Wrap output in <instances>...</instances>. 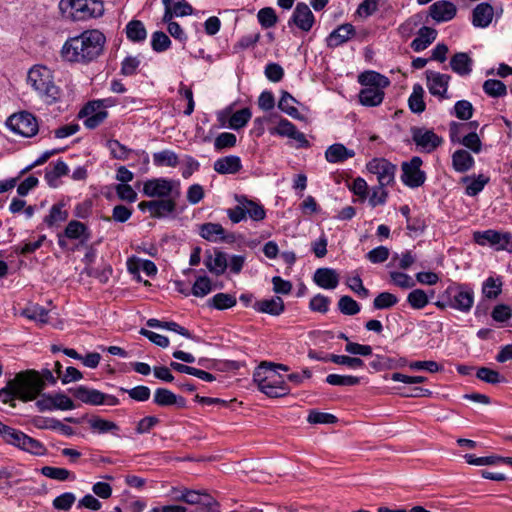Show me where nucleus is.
Instances as JSON below:
<instances>
[{
	"mask_svg": "<svg viewBox=\"0 0 512 512\" xmlns=\"http://www.w3.org/2000/svg\"><path fill=\"white\" fill-rule=\"evenodd\" d=\"M105 42L106 37L101 31L86 30L64 43L62 56L70 62L88 63L102 54Z\"/></svg>",
	"mask_w": 512,
	"mask_h": 512,
	"instance_id": "1",
	"label": "nucleus"
},
{
	"mask_svg": "<svg viewBox=\"0 0 512 512\" xmlns=\"http://www.w3.org/2000/svg\"><path fill=\"white\" fill-rule=\"evenodd\" d=\"M27 81L46 103L52 104L60 98V89L55 85L52 72L47 67H32L28 72Z\"/></svg>",
	"mask_w": 512,
	"mask_h": 512,
	"instance_id": "2",
	"label": "nucleus"
},
{
	"mask_svg": "<svg viewBox=\"0 0 512 512\" xmlns=\"http://www.w3.org/2000/svg\"><path fill=\"white\" fill-rule=\"evenodd\" d=\"M258 389L269 397H283L290 392L285 381L277 374V370L262 364L253 375Z\"/></svg>",
	"mask_w": 512,
	"mask_h": 512,
	"instance_id": "3",
	"label": "nucleus"
},
{
	"mask_svg": "<svg viewBox=\"0 0 512 512\" xmlns=\"http://www.w3.org/2000/svg\"><path fill=\"white\" fill-rule=\"evenodd\" d=\"M59 9L63 16L74 20L97 18L104 13L103 2L99 0H60Z\"/></svg>",
	"mask_w": 512,
	"mask_h": 512,
	"instance_id": "4",
	"label": "nucleus"
},
{
	"mask_svg": "<svg viewBox=\"0 0 512 512\" xmlns=\"http://www.w3.org/2000/svg\"><path fill=\"white\" fill-rule=\"evenodd\" d=\"M13 384L16 385L18 399L24 402L36 399L44 390L40 373L33 369L18 373L13 379Z\"/></svg>",
	"mask_w": 512,
	"mask_h": 512,
	"instance_id": "5",
	"label": "nucleus"
},
{
	"mask_svg": "<svg viewBox=\"0 0 512 512\" xmlns=\"http://www.w3.org/2000/svg\"><path fill=\"white\" fill-rule=\"evenodd\" d=\"M143 194L149 198H170L180 195L179 183L167 178H153L144 182Z\"/></svg>",
	"mask_w": 512,
	"mask_h": 512,
	"instance_id": "6",
	"label": "nucleus"
},
{
	"mask_svg": "<svg viewBox=\"0 0 512 512\" xmlns=\"http://www.w3.org/2000/svg\"><path fill=\"white\" fill-rule=\"evenodd\" d=\"M69 392L72 395L80 400L81 402L92 405H108V406H116L119 404V399L114 395L105 394L97 389L89 388L84 385H79L74 388H70Z\"/></svg>",
	"mask_w": 512,
	"mask_h": 512,
	"instance_id": "7",
	"label": "nucleus"
},
{
	"mask_svg": "<svg viewBox=\"0 0 512 512\" xmlns=\"http://www.w3.org/2000/svg\"><path fill=\"white\" fill-rule=\"evenodd\" d=\"M477 244L490 245L496 250H505L512 253V234L496 230L477 231L473 235Z\"/></svg>",
	"mask_w": 512,
	"mask_h": 512,
	"instance_id": "8",
	"label": "nucleus"
},
{
	"mask_svg": "<svg viewBox=\"0 0 512 512\" xmlns=\"http://www.w3.org/2000/svg\"><path fill=\"white\" fill-rule=\"evenodd\" d=\"M412 141L417 150L424 153H431L444 143V139L426 127L413 126L410 128Z\"/></svg>",
	"mask_w": 512,
	"mask_h": 512,
	"instance_id": "9",
	"label": "nucleus"
},
{
	"mask_svg": "<svg viewBox=\"0 0 512 512\" xmlns=\"http://www.w3.org/2000/svg\"><path fill=\"white\" fill-rule=\"evenodd\" d=\"M6 125L15 133L24 137H32L38 131V124L36 118L28 112H20L11 115Z\"/></svg>",
	"mask_w": 512,
	"mask_h": 512,
	"instance_id": "10",
	"label": "nucleus"
},
{
	"mask_svg": "<svg viewBox=\"0 0 512 512\" xmlns=\"http://www.w3.org/2000/svg\"><path fill=\"white\" fill-rule=\"evenodd\" d=\"M367 170L376 175L381 187H386L394 183L397 168L384 158H374L367 163Z\"/></svg>",
	"mask_w": 512,
	"mask_h": 512,
	"instance_id": "11",
	"label": "nucleus"
},
{
	"mask_svg": "<svg viewBox=\"0 0 512 512\" xmlns=\"http://www.w3.org/2000/svg\"><path fill=\"white\" fill-rule=\"evenodd\" d=\"M36 406L40 411H52V410H73L75 404L73 401L64 393H43L36 402Z\"/></svg>",
	"mask_w": 512,
	"mask_h": 512,
	"instance_id": "12",
	"label": "nucleus"
},
{
	"mask_svg": "<svg viewBox=\"0 0 512 512\" xmlns=\"http://www.w3.org/2000/svg\"><path fill=\"white\" fill-rule=\"evenodd\" d=\"M422 159L414 156L408 162L402 164V181L409 187H419L425 181V173L421 170Z\"/></svg>",
	"mask_w": 512,
	"mask_h": 512,
	"instance_id": "13",
	"label": "nucleus"
},
{
	"mask_svg": "<svg viewBox=\"0 0 512 512\" xmlns=\"http://www.w3.org/2000/svg\"><path fill=\"white\" fill-rule=\"evenodd\" d=\"M182 499L186 504L197 505L196 512H220L219 503L207 493L187 488Z\"/></svg>",
	"mask_w": 512,
	"mask_h": 512,
	"instance_id": "14",
	"label": "nucleus"
},
{
	"mask_svg": "<svg viewBox=\"0 0 512 512\" xmlns=\"http://www.w3.org/2000/svg\"><path fill=\"white\" fill-rule=\"evenodd\" d=\"M315 23V17L306 3L300 2L296 5L291 18L288 21L289 26L295 25L300 30L308 32Z\"/></svg>",
	"mask_w": 512,
	"mask_h": 512,
	"instance_id": "15",
	"label": "nucleus"
},
{
	"mask_svg": "<svg viewBox=\"0 0 512 512\" xmlns=\"http://www.w3.org/2000/svg\"><path fill=\"white\" fill-rule=\"evenodd\" d=\"M271 134H277L282 137L294 139L300 147H308L309 142L302 132H299L296 126L287 119H281L277 127L270 130Z\"/></svg>",
	"mask_w": 512,
	"mask_h": 512,
	"instance_id": "16",
	"label": "nucleus"
},
{
	"mask_svg": "<svg viewBox=\"0 0 512 512\" xmlns=\"http://www.w3.org/2000/svg\"><path fill=\"white\" fill-rule=\"evenodd\" d=\"M427 87L431 95L444 99L448 89V76L439 72L426 71Z\"/></svg>",
	"mask_w": 512,
	"mask_h": 512,
	"instance_id": "17",
	"label": "nucleus"
},
{
	"mask_svg": "<svg viewBox=\"0 0 512 512\" xmlns=\"http://www.w3.org/2000/svg\"><path fill=\"white\" fill-rule=\"evenodd\" d=\"M89 429L93 434H111L115 437L120 436V427L113 421L101 418L99 416H93L87 420Z\"/></svg>",
	"mask_w": 512,
	"mask_h": 512,
	"instance_id": "18",
	"label": "nucleus"
},
{
	"mask_svg": "<svg viewBox=\"0 0 512 512\" xmlns=\"http://www.w3.org/2000/svg\"><path fill=\"white\" fill-rule=\"evenodd\" d=\"M489 181L490 178L485 174H473L461 177L459 180V184L465 187L466 195L473 197L478 195L489 183Z\"/></svg>",
	"mask_w": 512,
	"mask_h": 512,
	"instance_id": "19",
	"label": "nucleus"
},
{
	"mask_svg": "<svg viewBox=\"0 0 512 512\" xmlns=\"http://www.w3.org/2000/svg\"><path fill=\"white\" fill-rule=\"evenodd\" d=\"M356 31L352 24L345 23L334 29L327 37V46L330 48L338 47L350 40Z\"/></svg>",
	"mask_w": 512,
	"mask_h": 512,
	"instance_id": "20",
	"label": "nucleus"
},
{
	"mask_svg": "<svg viewBox=\"0 0 512 512\" xmlns=\"http://www.w3.org/2000/svg\"><path fill=\"white\" fill-rule=\"evenodd\" d=\"M494 17V8L487 2L476 5L472 12V24L478 28L488 27Z\"/></svg>",
	"mask_w": 512,
	"mask_h": 512,
	"instance_id": "21",
	"label": "nucleus"
},
{
	"mask_svg": "<svg viewBox=\"0 0 512 512\" xmlns=\"http://www.w3.org/2000/svg\"><path fill=\"white\" fill-rule=\"evenodd\" d=\"M153 401L156 405L161 407L176 405L183 408L186 406V401L183 397L177 396L166 388H157L154 392Z\"/></svg>",
	"mask_w": 512,
	"mask_h": 512,
	"instance_id": "22",
	"label": "nucleus"
},
{
	"mask_svg": "<svg viewBox=\"0 0 512 512\" xmlns=\"http://www.w3.org/2000/svg\"><path fill=\"white\" fill-rule=\"evenodd\" d=\"M213 168L219 174H236L242 169V163L239 156L228 155L218 158L214 162Z\"/></svg>",
	"mask_w": 512,
	"mask_h": 512,
	"instance_id": "23",
	"label": "nucleus"
},
{
	"mask_svg": "<svg viewBox=\"0 0 512 512\" xmlns=\"http://www.w3.org/2000/svg\"><path fill=\"white\" fill-rule=\"evenodd\" d=\"M355 151L348 149L342 143L330 145L325 151V159L329 163H342L347 159L353 158Z\"/></svg>",
	"mask_w": 512,
	"mask_h": 512,
	"instance_id": "24",
	"label": "nucleus"
},
{
	"mask_svg": "<svg viewBox=\"0 0 512 512\" xmlns=\"http://www.w3.org/2000/svg\"><path fill=\"white\" fill-rule=\"evenodd\" d=\"M314 282L321 288H336L339 284V277L335 270L330 268H319L314 273Z\"/></svg>",
	"mask_w": 512,
	"mask_h": 512,
	"instance_id": "25",
	"label": "nucleus"
},
{
	"mask_svg": "<svg viewBox=\"0 0 512 512\" xmlns=\"http://www.w3.org/2000/svg\"><path fill=\"white\" fill-rule=\"evenodd\" d=\"M452 165L455 171L465 173L474 167L475 160L467 150L458 149L452 155Z\"/></svg>",
	"mask_w": 512,
	"mask_h": 512,
	"instance_id": "26",
	"label": "nucleus"
},
{
	"mask_svg": "<svg viewBox=\"0 0 512 512\" xmlns=\"http://www.w3.org/2000/svg\"><path fill=\"white\" fill-rule=\"evenodd\" d=\"M358 81L364 88H381L384 89L389 86V79L375 71H366L361 73L358 77Z\"/></svg>",
	"mask_w": 512,
	"mask_h": 512,
	"instance_id": "27",
	"label": "nucleus"
},
{
	"mask_svg": "<svg viewBox=\"0 0 512 512\" xmlns=\"http://www.w3.org/2000/svg\"><path fill=\"white\" fill-rule=\"evenodd\" d=\"M437 32L435 29L423 26L419 29L416 38L411 42V48L415 52L425 50L435 39Z\"/></svg>",
	"mask_w": 512,
	"mask_h": 512,
	"instance_id": "28",
	"label": "nucleus"
},
{
	"mask_svg": "<svg viewBox=\"0 0 512 512\" xmlns=\"http://www.w3.org/2000/svg\"><path fill=\"white\" fill-rule=\"evenodd\" d=\"M200 236L210 242L227 241L225 229L218 223H205L200 226Z\"/></svg>",
	"mask_w": 512,
	"mask_h": 512,
	"instance_id": "29",
	"label": "nucleus"
},
{
	"mask_svg": "<svg viewBox=\"0 0 512 512\" xmlns=\"http://www.w3.org/2000/svg\"><path fill=\"white\" fill-rule=\"evenodd\" d=\"M253 307L258 312L267 313L273 316H278L284 311V303L280 297L257 301Z\"/></svg>",
	"mask_w": 512,
	"mask_h": 512,
	"instance_id": "30",
	"label": "nucleus"
},
{
	"mask_svg": "<svg viewBox=\"0 0 512 512\" xmlns=\"http://www.w3.org/2000/svg\"><path fill=\"white\" fill-rule=\"evenodd\" d=\"M472 59L466 53H456L450 59L451 69L460 76H467L472 71Z\"/></svg>",
	"mask_w": 512,
	"mask_h": 512,
	"instance_id": "31",
	"label": "nucleus"
},
{
	"mask_svg": "<svg viewBox=\"0 0 512 512\" xmlns=\"http://www.w3.org/2000/svg\"><path fill=\"white\" fill-rule=\"evenodd\" d=\"M64 236L69 239H81V242H85L90 239L91 234L84 223L72 220L67 224Z\"/></svg>",
	"mask_w": 512,
	"mask_h": 512,
	"instance_id": "32",
	"label": "nucleus"
},
{
	"mask_svg": "<svg viewBox=\"0 0 512 512\" xmlns=\"http://www.w3.org/2000/svg\"><path fill=\"white\" fill-rule=\"evenodd\" d=\"M384 95L381 88H363L359 93V101L364 106L375 107L382 103Z\"/></svg>",
	"mask_w": 512,
	"mask_h": 512,
	"instance_id": "33",
	"label": "nucleus"
},
{
	"mask_svg": "<svg viewBox=\"0 0 512 512\" xmlns=\"http://www.w3.org/2000/svg\"><path fill=\"white\" fill-rule=\"evenodd\" d=\"M205 265L211 272L222 274L228 268L227 255L220 251L209 254L205 258Z\"/></svg>",
	"mask_w": 512,
	"mask_h": 512,
	"instance_id": "34",
	"label": "nucleus"
},
{
	"mask_svg": "<svg viewBox=\"0 0 512 512\" xmlns=\"http://www.w3.org/2000/svg\"><path fill=\"white\" fill-rule=\"evenodd\" d=\"M452 141L463 145L475 154H478L482 151V141L475 131L468 132L462 137L453 135Z\"/></svg>",
	"mask_w": 512,
	"mask_h": 512,
	"instance_id": "35",
	"label": "nucleus"
},
{
	"mask_svg": "<svg viewBox=\"0 0 512 512\" xmlns=\"http://www.w3.org/2000/svg\"><path fill=\"white\" fill-rule=\"evenodd\" d=\"M176 197L153 200L151 217L162 218L175 211Z\"/></svg>",
	"mask_w": 512,
	"mask_h": 512,
	"instance_id": "36",
	"label": "nucleus"
},
{
	"mask_svg": "<svg viewBox=\"0 0 512 512\" xmlns=\"http://www.w3.org/2000/svg\"><path fill=\"white\" fill-rule=\"evenodd\" d=\"M63 203L54 204L49 214L44 218V223L48 227L58 226L61 222H64L68 218V211L64 209Z\"/></svg>",
	"mask_w": 512,
	"mask_h": 512,
	"instance_id": "37",
	"label": "nucleus"
},
{
	"mask_svg": "<svg viewBox=\"0 0 512 512\" xmlns=\"http://www.w3.org/2000/svg\"><path fill=\"white\" fill-rule=\"evenodd\" d=\"M127 265L128 270L134 275H136L140 270L148 276L155 275L157 273L156 265L150 260L129 259Z\"/></svg>",
	"mask_w": 512,
	"mask_h": 512,
	"instance_id": "38",
	"label": "nucleus"
},
{
	"mask_svg": "<svg viewBox=\"0 0 512 512\" xmlns=\"http://www.w3.org/2000/svg\"><path fill=\"white\" fill-rule=\"evenodd\" d=\"M126 36L132 42L144 41L147 37V31L144 24L139 20H132L126 25Z\"/></svg>",
	"mask_w": 512,
	"mask_h": 512,
	"instance_id": "39",
	"label": "nucleus"
},
{
	"mask_svg": "<svg viewBox=\"0 0 512 512\" xmlns=\"http://www.w3.org/2000/svg\"><path fill=\"white\" fill-rule=\"evenodd\" d=\"M424 90L421 85L415 84L413 86V91L408 99V105L410 110L413 113L420 114L422 113L425 108V102L423 100Z\"/></svg>",
	"mask_w": 512,
	"mask_h": 512,
	"instance_id": "40",
	"label": "nucleus"
},
{
	"mask_svg": "<svg viewBox=\"0 0 512 512\" xmlns=\"http://www.w3.org/2000/svg\"><path fill=\"white\" fill-rule=\"evenodd\" d=\"M153 162L158 167H176L179 163V159L174 151L167 149L154 153Z\"/></svg>",
	"mask_w": 512,
	"mask_h": 512,
	"instance_id": "41",
	"label": "nucleus"
},
{
	"mask_svg": "<svg viewBox=\"0 0 512 512\" xmlns=\"http://www.w3.org/2000/svg\"><path fill=\"white\" fill-rule=\"evenodd\" d=\"M296 99L289 94L288 92H282L281 98L278 102V108L295 119H300V113L296 107H294V103Z\"/></svg>",
	"mask_w": 512,
	"mask_h": 512,
	"instance_id": "42",
	"label": "nucleus"
},
{
	"mask_svg": "<svg viewBox=\"0 0 512 512\" xmlns=\"http://www.w3.org/2000/svg\"><path fill=\"white\" fill-rule=\"evenodd\" d=\"M323 360L330 361L332 363L338 364V365H344L352 369H358L362 368L364 366V362L362 359L357 357H350L346 355H336V354H330Z\"/></svg>",
	"mask_w": 512,
	"mask_h": 512,
	"instance_id": "43",
	"label": "nucleus"
},
{
	"mask_svg": "<svg viewBox=\"0 0 512 512\" xmlns=\"http://www.w3.org/2000/svg\"><path fill=\"white\" fill-rule=\"evenodd\" d=\"M208 303L218 310H224L236 304V297L228 293H218L209 299Z\"/></svg>",
	"mask_w": 512,
	"mask_h": 512,
	"instance_id": "44",
	"label": "nucleus"
},
{
	"mask_svg": "<svg viewBox=\"0 0 512 512\" xmlns=\"http://www.w3.org/2000/svg\"><path fill=\"white\" fill-rule=\"evenodd\" d=\"M42 475L50 479L58 481H66L68 479H75V476L67 469L60 467L44 466L41 469Z\"/></svg>",
	"mask_w": 512,
	"mask_h": 512,
	"instance_id": "45",
	"label": "nucleus"
},
{
	"mask_svg": "<svg viewBox=\"0 0 512 512\" xmlns=\"http://www.w3.org/2000/svg\"><path fill=\"white\" fill-rule=\"evenodd\" d=\"M483 90L484 92L491 96V97H502L507 94V87L506 85L496 79H488L483 84Z\"/></svg>",
	"mask_w": 512,
	"mask_h": 512,
	"instance_id": "46",
	"label": "nucleus"
},
{
	"mask_svg": "<svg viewBox=\"0 0 512 512\" xmlns=\"http://www.w3.org/2000/svg\"><path fill=\"white\" fill-rule=\"evenodd\" d=\"M338 309L344 315L353 316L360 312V304L348 295L342 296L338 301Z\"/></svg>",
	"mask_w": 512,
	"mask_h": 512,
	"instance_id": "47",
	"label": "nucleus"
},
{
	"mask_svg": "<svg viewBox=\"0 0 512 512\" xmlns=\"http://www.w3.org/2000/svg\"><path fill=\"white\" fill-rule=\"evenodd\" d=\"M107 147L112 157L119 160H128L134 151L114 139L107 142Z\"/></svg>",
	"mask_w": 512,
	"mask_h": 512,
	"instance_id": "48",
	"label": "nucleus"
},
{
	"mask_svg": "<svg viewBox=\"0 0 512 512\" xmlns=\"http://www.w3.org/2000/svg\"><path fill=\"white\" fill-rule=\"evenodd\" d=\"M252 116L249 108H243L232 114L229 120V126L234 130L243 128Z\"/></svg>",
	"mask_w": 512,
	"mask_h": 512,
	"instance_id": "49",
	"label": "nucleus"
},
{
	"mask_svg": "<svg viewBox=\"0 0 512 512\" xmlns=\"http://www.w3.org/2000/svg\"><path fill=\"white\" fill-rule=\"evenodd\" d=\"M325 381L333 386H355L359 384L360 378L351 375L329 374Z\"/></svg>",
	"mask_w": 512,
	"mask_h": 512,
	"instance_id": "50",
	"label": "nucleus"
},
{
	"mask_svg": "<svg viewBox=\"0 0 512 512\" xmlns=\"http://www.w3.org/2000/svg\"><path fill=\"white\" fill-rule=\"evenodd\" d=\"M397 302V296L389 292H382L375 297L373 307L377 310L389 309L396 305Z\"/></svg>",
	"mask_w": 512,
	"mask_h": 512,
	"instance_id": "51",
	"label": "nucleus"
},
{
	"mask_svg": "<svg viewBox=\"0 0 512 512\" xmlns=\"http://www.w3.org/2000/svg\"><path fill=\"white\" fill-rule=\"evenodd\" d=\"M162 2L170 6L173 14H176V17L191 15L193 12L192 6L185 0H162Z\"/></svg>",
	"mask_w": 512,
	"mask_h": 512,
	"instance_id": "52",
	"label": "nucleus"
},
{
	"mask_svg": "<svg viewBox=\"0 0 512 512\" xmlns=\"http://www.w3.org/2000/svg\"><path fill=\"white\" fill-rule=\"evenodd\" d=\"M171 45L170 38L162 31H155L151 36V47L155 52H164Z\"/></svg>",
	"mask_w": 512,
	"mask_h": 512,
	"instance_id": "53",
	"label": "nucleus"
},
{
	"mask_svg": "<svg viewBox=\"0 0 512 512\" xmlns=\"http://www.w3.org/2000/svg\"><path fill=\"white\" fill-rule=\"evenodd\" d=\"M22 450L35 456H43L47 452V449L42 442L28 435L26 436L25 441L22 443Z\"/></svg>",
	"mask_w": 512,
	"mask_h": 512,
	"instance_id": "54",
	"label": "nucleus"
},
{
	"mask_svg": "<svg viewBox=\"0 0 512 512\" xmlns=\"http://www.w3.org/2000/svg\"><path fill=\"white\" fill-rule=\"evenodd\" d=\"M244 204L246 216L248 215L254 221H261L265 218L266 212L262 205L255 203L252 200L247 199L244 196Z\"/></svg>",
	"mask_w": 512,
	"mask_h": 512,
	"instance_id": "55",
	"label": "nucleus"
},
{
	"mask_svg": "<svg viewBox=\"0 0 512 512\" xmlns=\"http://www.w3.org/2000/svg\"><path fill=\"white\" fill-rule=\"evenodd\" d=\"M474 108L467 100L457 101L453 108L454 115L460 120H469L473 116Z\"/></svg>",
	"mask_w": 512,
	"mask_h": 512,
	"instance_id": "56",
	"label": "nucleus"
},
{
	"mask_svg": "<svg viewBox=\"0 0 512 512\" xmlns=\"http://www.w3.org/2000/svg\"><path fill=\"white\" fill-rule=\"evenodd\" d=\"M430 16L437 22L448 20V0L435 2L430 6Z\"/></svg>",
	"mask_w": 512,
	"mask_h": 512,
	"instance_id": "57",
	"label": "nucleus"
},
{
	"mask_svg": "<svg viewBox=\"0 0 512 512\" xmlns=\"http://www.w3.org/2000/svg\"><path fill=\"white\" fill-rule=\"evenodd\" d=\"M76 501V496L72 492H65L57 496L52 505L57 510L68 511Z\"/></svg>",
	"mask_w": 512,
	"mask_h": 512,
	"instance_id": "58",
	"label": "nucleus"
},
{
	"mask_svg": "<svg viewBox=\"0 0 512 512\" xmlns=\"http://www.w3.org/2000/svg\"><path fill=\"white\" fill-rule=\"evenodd\" d=\"M257 18L261 26L266 29L273 27L277 22V15L270 7L260 9Z\"/></svg>",
	"mask_w": 512,
	"mask_h": 512,
	"instance_id": "59",
	"label": "nucleus"
},
{
	"mask_svg": "<svg viewBox=\"0 0 512 512\" xmlns=\"http://www.w3.org/2000/svg\"><path fill=\"white\" fill-rule=\"evenodd\" d=\"M476 376L478 379L489 384H497L504 381V377L501 376L499 372L487 367L479 368L476 372Z\"/></svg>",
	"mask_w": 512,
	"mask_h": 512,
	"instance_id": "60",
	"label": "nucleus"
},
{
	"mask_svg": "<svg viewBox=\"0 0 512 512\" xmlns=\"http://www.w3.org/2000/svg\"><path fill=\"white\" fill-rule=\"evenodd\" d=\"M428 301V296L424 290H412L407 296V302L414 309L424 308Z\"/></svg>",
	"mask_w": 512,
	"mask_h": 512,
	"instance_id": "61",
	"label": "nucleus"
},
{
	"mask_svg": "<svg viewBox=\"0 0 512 512\" xmlns=\"http://www.w3.org/2000/svg\"><path fill=\"white\" fill-rule=\"evenodd\" d=\"M238 204L227 210V215L233 223H239L246 219L244 196L236 197Z\"/></svg>",
	"mask_w": 512,
	"mask_h": 512,
	"instance_id": "62",
	"label": "nucleus"
},
{
	"mask_svg": "<svg viewBox=\"0 0 512 512\" xmlns=\"http://www.w3.org/2000/svg\"><path fill=\"white\" fill-rule=\"evenodd\" d=\"M236 136L233 133L229 132H223L220 133L215 141H214V147L217 151H220L225 148H231L236 145Z\"/></svg>",
	"mask_w": 512,
	"mask_h": 512,
	"instance_id": "63",
	"label": "nucleus"
},
{
	"mask_svg": "<svg viewBox=\"0 0 512 512\" xmlns=\"http://www.w3.org/2000/svg\"><path fill=\"white\" fill-rule=\"evenodd\" d=\"M472 305L473 296L469 290H461L459 294L455 296V303L453 305L455 308L467 311L472 307Z\"/></svg>",
	"mask_w": 512,
	"mask_h": 512,
	"instance_id": "64",
	"label": "nucleus"
}]
</instances>
